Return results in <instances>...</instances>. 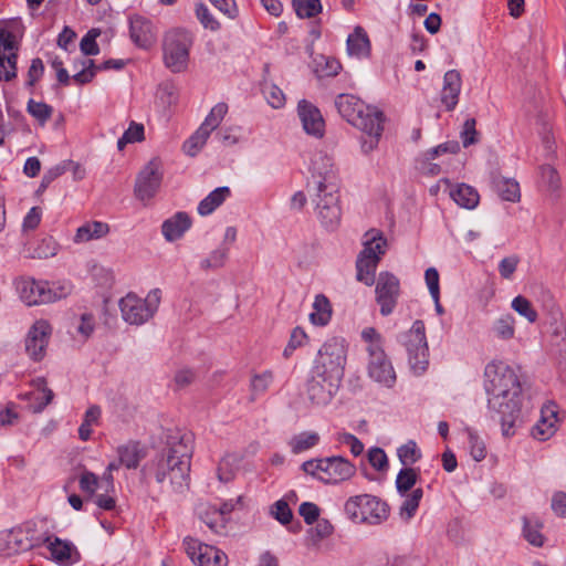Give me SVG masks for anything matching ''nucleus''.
<instances>
[{
  "mask_svg": "<svg viewBox=\"0 0 566 566\" xmlns=\"http://www.w3.org/2000/svg\"><path fill=\"white\" fill-rule=\"evenodd\" d=\"M192 442L190 432L169 430L166 447L148 467L156 482L167 484L172 493L182 494L189 490Z\"/></svg>",
  "mask_w": 566,
  "mask_h": 566,
  "instance_id": "obj_1",
  "label": "nucleus"
},
{
  "mask_svg": "<svg viewBox=\"0 0 566 566\" xmlns=\"http://www.w3.org/2000/svg\"><path fill=\"white\" fill-rule=\"evenodd\" d=\"M488 407L500 416L502 433L510 437L521 412V384L515 371L503 361H491L484 368Z\"/></svg>",
  "mask_w": 566,
  "mask_h": 566,
  "instance_id": "obj_2",
  "label": "nucleus"
},
{
  "mask_svg": "<svg viewBox=\"0 0 566 566\" xmlns=\"http://www.w3.org/2000/svg\"><path fill=\"white\" fill-rule=\"evenodd\" d=\"M313 163V174L307 181V193L314 209L339 205V179L333 158L319 154Z\"/></svg>",
  "mask_w": 566,
  "mask_h": 566,
  "instance_id": "obj_3",
  "label": "nucleus"
},
{
  "mask_svg": "<svg viewBox=\"0 0 566 566\" xmlns=\"http://www.w3.org/2000/svg\"><path fill=\"white\" fill-rule=\"evenodd\" d=\"M344 512L354 523L379 525L387 521L389 506L376 495L359 494L347 499Z\"/></svg>",
  "mask_w": 566,
  "mask_h": 566,
  "instance_id": "obj_4",
  "label": "nucleus"
},
{
  "mask_svg": "<svg viewBox=\"0 0 566 566\" xmlns=\"http://www.w3.org/2000/svg\"><path fill=\"white\" fill-rule=\"evenodd\" d=\"M347 360V344L344 338L332 337L318 350L315 360V374L342 380Z\"/></svg>",
  "mask_w": 566,
  "mask_h": 566,
  "instance_id": "obj_5",
  "label": "nucleus"
},
{
  "mask_svg": "<svg viewBox=\"0 0 566 566\" xmlns=\"http://www.w3.org/2000/svg\"><path fill=\"white\" fill-rule=\"evenodd\" d=\"M192 38L186 30L167 32L163 43L165 65L174 73L184 72L188 66Z\"/></svg>",
  "mask_w": 566,
  "mask_h": 566,
  "instance_id": "obj_6",
  "label": "nucleus"
},
{
  "mask_svg": "<svg viewBox=\"0 0 566 566\" xmlns=\"http://www.w3.org/2000/svg\"><path fill=\"white\" fill-rule=\"evenodd\" d=\"M160 300L161 292L159 289L151 290L145 298L128 293L119 301L122 317L129 324H144L153 317L159 306Z\"/></svg>",
  "mask_w": 566,
  "mask_h": 566,
  "instance_id": "obj_7",
  "label": "nucleus"
},
{
  "mask_svg": "<svg viewBox=\"0 0 566 566\" xmlns=\"http://www.w3.org/2000/svg\"><path fill=\"white\" fill-rule=\"evenodd\" d=\"M402 342L408 352V360L415 373H422L428 366V344L424 323L416 321L411 328L402 335Z\"/></svg>",
  "mask_w": 566,
  "mask_h": 566,
  "instance_id": "obj_8",
  "label": "nucleus"
},
{
  "mask_svg": "<svg viewBox=\"0 0 566 566\" xmlns=\"http://www.w3.org/2000/svg\"><path fill=\"white\" fill-rule=\"evenodd\" d=\"M163 180V169L159 159L154 158L139 171L134 192L138 200L149 202L158 192Z\"/></svg>",
  "mask_w": 566,
  "mask_h": 566,
  "instance_id": "obj_9",
  "label": "nucleus"
},
{
  "mask_svg": "<svg viewBox=\"0 0 566 566\" xmlns=\"http://www.w3.org/2000/svg\"><path fill=\"white\" fill-rule=\"evenodd\" d=\"M184 546L187 555L197 566H227L228 564V556L222 551L193 537H186Z\"/></svg>",
  "mask_w": 566,
  "mask_h": 566,
  "instance_id": "obj_10",
  "label": "nucleus"
},
{
  "mask_svg": "<svg viewBox=\"0 0 566 566\" xmlns=\"http://www.w3.org/2000/svg\"><path fill=\"white\" fill-rule=\"evenodd\" d=\"M376 302L380 306V314L388 316L394 312L400 294L399 280L389 272H381L376 283Z\"/></svg>",
  "mask_w": 566,
  "mask_h": 566,
  "instance_id": "obj_11",
  "label": "nucleus"
},
{
  "mask_svg": "<svg viewBox=\"0 0 566 566\" xmlns=\"http://www.w3.org/2000/svg\"><path fill=\"white\" fill-rule=\"evenodd\" d=\"M51 335L52 326L45 319H38L30 327L25 337V352L32 360L44 358Z\"/></svg>",
  "mask_w": 566,
  "mask_h": 566,
  "instance_id": "obj_12",
  "label": "nucleus"
},
{
  "mask_svg": "<svg viewBox=\"0 0 566 566\" xmlns=\"http://www.w3.org/2000/svg\"><path fill=\"white\" fill-rule=\"evenodd\" d=\"M367 352L369 354V377L386 387H391L395 384L396 374L381 346L373 345L367 347Z\"/></svg>",
  "mask_w": 566,
  "mask_h": 566,
  "instance_id": "obj_13",
  "label": "nucleus"
},
{
  "mask_svg": "<svg viewBox=\"0 0 566 566\" xmlns=\"http://www.w3.org/2000/svg\"><path fill=\"white\" fill-rule=\"evenodd\" d=\"M43 545L46 546L52 559L61 566H71L81 559L76 546L66 539L54 535H43Z\"/></svg>",
  "mask_w": 566,
  "mask_h": 566,
  "instance_id": "obj_14",
  "label": "nucleus"
},
{
  "mask_svg": "<svg viewBox=\"0 0 566 566\" xmlns=\"http://www.w3.org/2000/svg\"><path fill=\"white\" fill-rule=\"evenodd\" d=\"M356 473V468L343 457H329L322 459L321 481L336 484L349 480Z\"/></svg>",
  "mask_w": 566,
  "mask_h": 566,
  "instance_id": "obj_15",
  "label": "nucleus"
},
{
  "mask_svg": "<svg viewBox=\"0 0 566 566\" xmlns=\"http://www.w3.org/2000/svg\"><path fill=\"white\" fill-rule=\"evenodd\" d=\"M342 380H333L329 376H315L307 382V397L317 406L327 405L336 394Z\"/></svg>",
  "mask_w": 566,
  "mask_h": 566,
  "instance_id": "obj_16",
  "label": "nucleus"
},
{
  "mask_svg": "<svg viewBox=\"0 0 566 566\" xmlns=\"http://www.w3.org/2000/svg\"><path fill=\"white\" fill-rule=\"evenodd\" d=\"M297 111L304 130L315 137H322L324 134L325 122L319 109L312 103L302 99L298 103Z\"/></svg>",
  "mask_w": 566,
  "mask_h": 566,
  "instance_id": "obj_17",
  "label": "nucleus"
},
{
  "mask_svg": "<svg viewBox=\"0 0 566 566\" xmlns=\"http://www.w3.org/2000/svg\"><path fill=\"white\" fill-rule=\"evenodd\" d=\"M78 66L82 69L73 75V80L76 84L83 85L86 83H90L94 76L96 75V72L98 70H120L125 66L124 60H107L99 66H96L94 64V61L91 59H82L78 63H74V70H76Z\"/></svg>",
  "mask_w": 566,
  "mask_h": 566,
  "instance_id": "obj_18",
  "label": "nucleus"
},
{
  "mask_svg": "<svg viewBox=\"0 0 566 566\" xmlns=\"http://www.w3.org/2000/svg\"><path fill=\"white\" fill-rule=\"evenodd\" d=\"M19 554L43 545V535H39L34 524H23L10 530Z\"/></svg>",
  "mask_w": 566,
  "mask_h": 566,
  "instance_id": "obj_19",
  "label": "nucleus"
},
{
  "mask_svg": "<svg viewBox=\"0 0 566 566\" xmlns=\"http://www.w3.org/2000/svg\"><path fill=\"white\" fill-rule=\"evenodd\" d=\"M21 300L29 306L46 304L50 298L46 297V281H35L33 279H23L18 284Z\"/></svg>",
  "mask_w": 566,
  "mask_h": 566,
  "instance_id": "obj_20",
  "label": "nucleus"
},
{
  "mask_svg": "<svg viewBox=\"0 0 566 566\" xmlns=\"http://www.w3.org/2000/svg\"><path fill=\"white\" fill-rule=\"evenodd\" d=\"M462 78L459 71L450 70L444 74L440 98L447 111H453L459 102Z\"/></svg>",
  "mask_w": 566,
  "mask_h": 566,
  "instance_id": "obj_21",
  "label": "nucleus"
},
{
  "mask_svg": "<svg viewBox=\"0 0 566 566\" xmlns=\"http://www.w3.org/2000/svg\"><path fill=\"white\" fill-rule=\"evenodd\" d=\"M130 38L140 48H149L155 42L153 24L149 20L136 15L130 19Z\"/></svg>",
  "mask_w": 566,
  "mask_h": 566,
  "instance_id": "obj_22",
  "label": "nucleus"
},
{
  "mask_svg": "<svg viewBox=\"0 0 566 566\" xmlns=\"http://www.w3.org/2000/svg\"><path fill=\"white\" fill-rule=\"evenodd\" d=\"M191 219L186 212H177L171 218L164 221L161 232L169 242L180 239L190 228Z\"/></svg>",
  "mask_w": 566,
  "mask_h": 566,
  "instance_id": "obj_23",
  "label": "nucleus"
},
{
  "mask_svg": "<svg viewBox=\"0 0 566 566\" xmlns=\"http://www.w3.org/2000/svg\"><path fill=\"white\" fill-rule=\"evenodd\" d=\"M557 430V413L554 406H547L542 410L541 420L534 426L532 434L539 441H546Z\"/></svg>",
  "mask_w": 566,
  "mask_h": 566,
  "instance_id": "obj_24",
  "label": "nucleus"
},
{
  "mask_svg": "<svg viewBox=\"0 0 566 566\" xmlns=\"http://www.w3.org/2000/svg\"><path fill=\"white\" fill-rule=\"evenodd\" d=\"M365 238L366 241L364 242V249L359 253V256L379 262L380 256L386 252V239L379 231L374 229L366 232Z\"/></svg>",
  "mask_w": 566,
  "mask_h": 566,
  "instance_id": "obj_25",
  "label": "nucleus"
},
{
  "mask_svg": "<svg viewBox=\"0 0 566 566\" xmlns=\"http://www.w3.org/2000/svg\"><path fill=\"white\" fill-rule=\"evenodd\" d=\"M356 118H352L350 123L358 129H373L378 124H384V114L376 107H371L363 102V107L356 109Z\"/></svg>",
  "mask_w": 566,
  "mask_h": 566,
  "instance_id": "obj_26",
  "label": "nucleus"
},
{
  "mask_svg": "<svg viewBox=\"0 0 566 566\" xmlns=\"http://www.w3.org/2000/svg\"><path fill=\"white\" fill-rule=\"evenodd\" d=\"M231 195L229 187H219L212 190L206 198L198 205V213L202 217L211 214L219 208Z\"/></svg>",
  "mask_w": 566,
  "mask_h": 566,
  "instance_id": "obj_27",
  "label": "nucleus"
},
{
  "mask_svg": "<svg viewBox=\"0 0 566 566\" xmlns=\"http://www.w3.org/2000/svg\"><path fill=\"white\" fill-rule=\"evenodd\" d=\"M109 232V226L102 221H91L81 226L75 233L74 242L84 243L104 238Z\"/></svg>",
  "mask_w": 566,
  "mask_h": 566,
  "instance_id": "obj_28",
  "label": "nucleus"
},
{
  "mask_svg": "<svg viewBox=\"0 0 566 566\" xmlns=\"http://www.w3.org/2000/svg\"><path fill=\"white\" fill-rule=\"evenodd\" d=\"M453 201L465 209H474L480 201V195L475 188L467 184H460L450 191Z\"/></svg>",
  "mask_w": 566,
  "mask_h": 566,
  "instance_id": "obj_29",
  "label": "nucleus"
},
{
  "mask_svg": "<svg viewBox=\"0 0 566 566\" xmlns=\"http://www.w3.org/2000/svg\"><path fill=\"white\" fill-rule=\"evenodd\" d=\"M347 50L350 55L367 56L370 52V42L361 27H356L354 33L347 39Z\"/></svg>",
  "mask_w": 566,
  "mask_h": 566,
  "instance_id": "obj_30",
  "label": "nucleus"
},
{
  "mask_svg": "<svg viewBox=\"0 0 566 566\" xmlns=\"http://www.w3.org/2000/svg\"><path fill=\"white\" fill-rule=\"evenodd\" d=\"M335 106L339 115L350 123L352 118H356V109L363 107V101L352 94H339L335 98Z\"/></svg>",
  "mask_w": 566,
  "mask_h": 566,
  "instance_id": "obj_31",
  "label": "nucleus"
},
{
  "mask_svg": "<svg viewBox=\"0 0 566 566\" xmlns=\"http://www.w3.org/2000/svg\"><path fill=\"white\" fill-rule=\"evenodd\" d=\"M493 186L503 200L515 202L521 198L520 186L514 179L494 177Z\"/></svg>",
  "mask_w": 566,
  "mask_h": 566,
  "instance_id": "obj_32",
  "label": "nucleus"
},
{
  "mask_svg": "<svg viewBox=\"0 0 566 566\" xmlns=\"http://www.w3.org/2000/svg\"><path fill=\"white\" fill-rule=\"evenodd\" d=\"M314 311L310 315V319L314 325L324 326L332 317V306L329 300L323 295H316L313 303Z\"/></svg>",
  "mask_w": 566,
  "mask_h": 566,
  "instance_id": "obj_33",
  "label": "nucleus"
},
{
  "mask_svg": "<svg viewBox=\"0 0 566 566\" xmlns=\"http://www.w3.org/2000/svg\"><path fill=\"white\" fill-rule=\"evenodd\" d=\"M543 523L534 516L523 517V535L524 538L533 546L542 547L544 544V536L541 533Z\"/></svg>",
  "mask_w": 566,
  "mask_h": 566,
  "instance_id": "obj_34",
  "label": "nucleus"
},
{
  "mask_svg": "<svg viewBox=\"0 0 566 566\" xmlns=\"http://www.w3.org/2000/svg\"><path fill=\"white\" fill-rule=\"evenodd\" d=\"M4 30L0 29V44H2ZM17 59L18 53L2 54V45H0V81L9 82L17 76Z\"/></svg>",
  "mask_w": 566,
  "mask_h": 566,
  "instance_id": "obj_35",
  "label": "nucleus"
},
{
  "mask_svg": "<svg viewBox=\"0 0 566 566\" xmlns=\"http://www.w3.org/2000/svg\"><path fill=\"white\" fill-rule=\"evenodd\" d=\"M334 532L333 524L326 520H317L316 525L307 531L306 545L311 547H317L318 544L329 537Z\"/></svg>",
  "mask_w": 566,
  "mask_h": 566,
  "instance_id": "obj_36",
  "label": "nucleus"
},
{
  "mask_svg": "<svg viewBox=\"0 0 566 566\" xmlns=\"http://www.w3.org/2000/svg\"><path fill=\"white\" fill-rule=\"evenodd\" d=\"M319 442V434L313 431H304L293 436L289 441V447L294 454L302 453L314 448Z\"/></svg>",
  "mask_w": 566,
  "mask_h": 566,
  "instance_id": "obj_37",
  "label": "nucleus"
},
{
  "mask_svg": "<svg viewBox=\"0 0 566 566\" xmlns=\"http://www.w3.org/2000/svg\"><path fill=\"white\" fill-rule=\"evenodd\" d=\"M119 464H123L127 469H136L144 458L138 443L129 442L117 449Z\"/></svg>",
  "mask_w": 566,
  "mask_h": 566,
  "instance_id": "obj_38",
  "label": "nucleus"
},
{
  "mask_svg": "<svg viewBox=\"0 0 566 566\" xmlns=\"http://www.w3.org/2000/svg\"><path fill=\"white\" fill-rule=\"evenodd\" d=\"M315 214L325 229L335 230L342 220V208L340 205L321 207V209L315 210Z\"/></svg>",
  "mask_w": 566,
  "mask_h": 566,
  "instance_id": "obj_39",
  "label": "nucleus"
},
{
  "mask_svg": "<svg viewBox=\"0 0 566 566\" xmlns=\"http://www.w3.org/2000/svg\"><path fill=\"white\" fill-rule=\"evenodd\" d=\"M378 262L371 259H364L358 255L356 261L357 269V280L363 282L367 286H371L375 283V272L377 269Z\"/></svg>",
  "mask_w": 566,
  "mask_h": 566,
  "instance_id": "obj_40",
  "label": "nucleus"
},
{
  "mask_svg": "<svg viewBox=\"0 0 566 566\" xmlns=\"http://www.w3.org/2000/svg\"><path fill=\"white\" fill-rule=\"evenodd\" d=\"M243 506V497L238 496L237 499H231L229 501L223 502L220 506H217L218 511H212L214 515H218V522H210L212 526H227L230 521V514L238 507Z\"/></svg>",
  "mask_w": 566,
  "mask_h": 566,
  "instance_id": "obj_41",
  "label": "nucleus"
},
{
  "mask_svg": "<svg viewBox=\"0 0 566 566\" xmlns=\"http://www.w3.org/2000/svg\"><path fill=\"white\" fill-rule=\"evenodd\" d=\"M272 382L273 373L271 370H264L261 374H254L250 381L251 400H255L258 396L265 394Z\"/></svg>",
  "mask_w": 566,
  "mask_h": 566,
  "instance_id": "obj_42",
  "label": "nucleus"
},
{
  "mask_svg": "<svg viewBox=\"0 0 566 566\" xmlns=\"http://www.w3.org/2000/svg\"><path fill=\"white\" fill-rule=\"evenodd\" d=\"M363 132V137L360 142V147L364 154H369L378 147L381 134L384 132V125L378 124L373 129H360Z\"/></svg>",
  "mask_w": 566,
  "mask_h": 566,
  "instance_id": "obj_43",
  "label": "nucleus"
},
{
  "mask_svg": "<svg viewBox=\"0 0 566 566\" xmlns=\"http://www.w3.org/2000/svg\"><path fill=\"white\" fill-rule=\"evenodd\" d=\"M228 254V248L219 247L200 262V268L205 271L220 269L226 264Z\"/></svg>",
  "mask_w": 566,
  "mask_h": 566,
  "instance_id": "obj_44",
  "label": "nucleus"
},
{
  "mask_svg": "<svg viewBox=\"0 0 566 566\" xmlns=\"http://www.w3.org/2000/svg\"><path fill=\"white\" fill-rule=\"evenodd\" d=\"M422 495L423 491L420 488L411 491V493L406 497L402 505L400 506L399 514L401 518L408 521L416 514Z\"/></svg>",
  "mask_w": 566,
  "mask_h": 566,
  "instance_id": "obj_45",
  "label": "nucleus"
},
{
  "mask_svg": "<svg viewBox=\"0 0 566 566\" xmlns=\"http://www.w3.org/2000/svg\"><path fill=\"white\" fill-rule=\"evenodd\" d=\"M294 10L298 18H313L322 11L319 0H292Z\"/></svg>",
  "mask_w": 566,
  "mask_h": 566,
  "instance_id": "obj_46",
  "label": "nucleus"
},
{
  "mask_svg": "<svg viewBox=\"0 0 566 566\" xmlns=\"http://www.w3.org/2000/svg\"><path fill=\"white\" fill-rule=\"evenodd\" d=\"M418 479V472L413 468L401 469L396 479L397 491L403 495L410 491L416 484Z\"/></svg>",
  "mask_w": 566,
  "mask_h": 566,
  "instance_id": "obj_47",
  "label": "nucleus"
},
{
  "mask_svg": "<svg viewBox=\"0 0 566 566\" xmlns=\"http://www.w3.org/2000/svg\"><path fill=\"white\" fill-rule=\"evenodd\" d=\"M27 111L40 123V125H44L53 114L52 106L43 102H36L34 99H30L28 102Z\"/></svg>",
  "mask_w": 566,
  "mask_h": 566,
  "instance_id": "obj_48",
  "label": "nucleus"
},
{
  "mask_svg": "<svg viewBox=\"0 0 566 566\" xmlns=\"http://www.w3.org/2000/svg\"><path fill=\"white\" fill-rule=\"evenodd\" d=\"M227 112L228 105L226 103L217 104L212 107L200 127L206 128V130L211 134L220 125Z\"/></svg>",
  "mask_w": 566,
  "mask_h": 566,
  "instance_id": "obj_49",
  "label": "nucleus"
},
{
  "mask_svg": "<svg viewBox=\"0 0 566 566\" xmlns=\"http://www.w3.org/2000/svg\"><path fill=\"white\" fill-rule=\"evenodd\" d=\"M493 332L501 339H511L515 333V319L511 315L500 317L493 325Z\"/></svg>",
  "mask_w": 566,
  "mask_h": 566,
  "instance_id": "obj_50",
  "label": "nucleus"
},
{
  "mask_svg": "<svg viewBox=\"0 0 566 566\" xmlns=\"http://www.w3.org/2000/svg\"><path fill=\"white\" fill-rule=\"evenodd\" d=\"M210 134L206 128L199 127L196 133L184 144V150L189 156H196L206 144Z\"/></svg>",
  "mask_w": 566,
  "mask_h": 566,
  "instance_id": "obj_51",
  "label": "nucleus"
},
{
  "mask_svg": "<svg viewBox=\"0 0 566 566\" xmlns=\"http://www.w3.org/2000/svg\"><path fill=\"white\" fill-rule=\"evenodd\" d=\"M511 306L516 313L525 317L527 322L535 323L537 321V312L526 297L522 295L514 297Z\"/></svg>",
  "mask_w": 566,
  "mask_h": 566,
  "instance_id": "obj_52",
  "label": "nucleus"
},
{
  "mask_svg": "<svg viewBox=\"0 0 566 566\" xmlns=\"http://www.w3.org/2000/svg\"><path fill=\"white\" fill-rule=\"evenodd\" d=\"M157 97L164 107H171L178 102V90L172 83H164L158 87Z\"/></svg>",
  "mask_w": 566,
  "mask_h": 566,
  "instance_id": "obj_53",
  "label": "nucleus"
},
{
  "mask_svg": "<svg viewBox=\"0 0 566 566\" xmlns=\"http://www.w3.org/2000/svg\"><path fill=\"white\" fill-rule=\"evenodd\" d=\"M72 285L69 282H46V297L50 298L49 303L56 302L70 295Z\"/></svg>",
  "mask_w": 566,
  "mask_h": 566,
  "instance_id": "obj_54",
  "label": "nucleus"
},
{
  "mask_svg": "<svg viewBox=\"0 0 566 566\" xmlns=\"http://www.w3.org/2000/svg\"><path fill=\"white\" fill-rule=\"evenodd\" d=\"M212 511H218L216 505H202L198 510L199 518L214 533L223 534L227 526H212L210 522H218V515H214Z\"/></svg>",
  "mask_w": 566,
  "mask_h": 566,
  "instance_id": "obj_55",
  "label": "nucleus"
},
{
  "mask_svg": "<svg viewBox=\"0 0 566 566\" xmlns=\"http://www.w3.org/2000/svg\"><path fill=\"white\" fill-rule=\"evenodd\" d=\"M398 457L402 464L409 465L417 462L420 459L421 453L415 441H408L398 449Z\"/></svg>",
  "mask_w": 566,
  "mask_h": 566,
  "instance_id": "obj_56",
  "label": "nucleus"
},
{
  "mask_svg": "<svg viewBox=\"0 0 566 566\" xmlns=\"http://www.w3.org/2000/svg\"><path fill=\"white\" fill-rule=\"evenodd\" d=\"M101 34L98 29L90 30L81 40L80 48L84 55L91 56L99 53L96 38Z\"/></svg>",
  "mask_w": 566,
  "mask_h": 566,
  "instance_id": "obj_57",
  "label": "nucleus"
},
{
  "mask_svg": "<svg viewBox=\"0 0 566 566\" xmlns=\"http://www.w3.org/2000/svg\"><path fill=\"white\" fill-rule=\"evenodd\" d=\"M263 93L268 103L273 108H281L285 104V95L279 86L266 84L264 85Z\"/></svg>",
  "mask_w": 566,
  "mask_h": 566,
  "instance_id": "obj_58",
  "label": "nucleus"
},
{
  "mask_svg": "<svg viewBox=\"0 0 566 566\" xmlns=\"http://www.w3.org/2000/svg\"><path fill=\"white\" fill-rule=\"evenodd\" d=\"M468 437H469V447H470V454L475 461H482L486 455V450L484 442L480 439V437L473 432L472 430L468 429Z\"/></svg>",
  "mask_w": 566,
  "mask_h": 566,
  "instance_id": "obj_59",
  "label": "nucleus"
},
{
  "mask_svg": "<svg viewBox=\"0 0 566 566\" xmlns=\"http://www.w3.org/2000/svg\"><path fill=\"white\" fill-rule=\"evenodd\" d=\"M234 459L232 457L221 459L217 469L219 481L223 483L230 482L234 478Z\"/></svg>",
  "mask_w": 566,
  "mask_h": 566,
  "instance_id": "obj_60",
  "label": "nucleus"
},
{
  "mask_svg": "<svg viewBox=\"0 0 566 566\" xmlns=\"http://www.w3.org/2000/svg\"><path fill=\"white\" fill-rule=\"evenodd\" d=\"M271 514L283 525L290 523L293 517V513L284 500H279L273 504Z\"/></svg>",
  "mask_w": 566,
  "mask_h": 566,
  "instance_id": "obj_61",
  "label": "nucleus"
},
{
  "mask_svg": "<svg viewBox=\"0 0 566 566\" xmlns=\"http://www.w3.org/2000/svg\"><path fill=\"white\" fill-rule=\"evenodd\" d=\"M476 122L474 118H468L461 130V139L463 147H469L478 143V132L475 129Z\"/></svg>",
  "mask_w": 566,
  "mask_h": 566,
  "instance_id": "obj_62",
  "label": "nucleus"
},
{
  "mask_svg": "<svg viewBox=\"0 0 566 566\" xmlns=\"http://www.w3.org/2000/svg\"><path fill=\"white\" fill-rule=\"evenodd\" d=\"M14 541L10 533V530L0 532V557H12L18 555V551L14 545Z\"/></svg>",
  "mask_w": 566,
  "mask_h": 566,
  "instance_id": "obj_63",
  "label": "nucleus"
},
{
  "mask_svg": "<svg viewBox=\"0 0 566 566\" xmlns=\"http://www.w3.org/2000/svg\"><path fill=\"white\" fill-rule=\"evenodd\" d=\"M56 252L57 243L53 240V238H44L35 248L34 256L39 259H48L54 256Z\"/></svg>",
  "mask_w": 566,
  "mask_h": 566,
  "instance_id": "obj_64",
  "label": "nucleus"
}]
</instances>
